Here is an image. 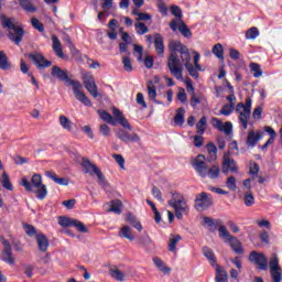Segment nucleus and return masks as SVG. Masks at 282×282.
Returning a JSON list of instances; mask_svg holds the SVG:
<instances>
[{
	"label": "nucleus",
	"mask_w": 282,
	"mask_h": 282,
	"mask_svg": "<svg viewBox=\"0 0 282 282\" xmlns=\"http://www.w3.org/2000/svg\"><path fill=\"white\" fill-rule=\"evenodd\" d=\"M170 56L167 57V67L176 80H184V64L182 61H188L191 52L188 47L180 41H172L169 45ZM177 52L180 55H177ZM181 56V61H180Z\"/></svg>",
	"instance_id": "obj_1"
},
{
	"label": "nucleus",
	"mask_w": 282,
	"mask_h": 282,
	"mask_svg": "<svg viewBox=\"0 0 282 282\" xmlns=\"http://www.w3.org/2000/svg\"><path fill=\"white\" fill-rule=\"evenodd\" d=\"M51 76H53V78H57V80H62L68 85H72L73 94L76 100H78L86 107H91V100L87 95H85V91H83V84H80V82L78 80L70 79L69 72L67 69H63L54 65L51 70Z\"/></svg>",
	"instance_id": "obj_2"
},
{
	"label": "nucleus",
	"mask_w": 282,
	"mask_h": 282,
	"mask_svg": "<svg viewBox=\"0 0 282 282\" xmlns=\"http://www.w3.org/2000/svg\"><path fill=\"white\" fill-rule=\"evenodd\" d=\"M21 184L29 193H35L37 199H45L47 197V186L43 184L41 174H34L31 182L23 177Z\"/></svg>",
	"instance_id": "obj_3"
},
{
	"label": "nucleus",
	"mask_w": 282,
	"mask_h": 282,
	"mask_svg": "<svg viewBox=\"0 0 282 282\" xmlns=\"http://www.w3.org/2000/svg\"><path fill=\"white\" fill-rule=\"evenodd\" d=\"M0 21L1 25L4 30H9V39L17 45H21V41H23V35L25 34V31L23 28L15 25L12 23V20L10 18H7L6 14H0Z\"/></svg>",
	"instance_id": "obj_4"
},
{
	"label": "nucleus",
	"mask_w": 282,
	"mask_h": 282,
	"mask_svg": "<svg viewBox=\"0 0 282 282\" xmlns=\"http://www.w3.org/2000/svg\"><path fill=\"white\" fill-rule=\"evenodd\" d=\"M236 113H238V122L242 127L243 131L248 129V120L252 116V98L247 97L243 102H239L235 109Z\"/></svg>",
	"instance_id": "obj_5"
},
{
	"label": "nucleus",
	"mask_w": 282,
	"mask_h": 282,
	"mask_svg": "<svg viewBox=\"0 0 282 282\" xmlns=\"http://www.w3.org/2000/svg\"><path fill=\"white\" fill-rule=\"evenodd\" d=\"M169 206L174 209L176 219H183L184 213H188L189 210L186 198L177 192H172V198L169 200Z\"/></svg>",
	"instance_id": "obj_6"
},
{
	"label": "nucleus",
	"mask_w": 282,
	"mask_h": 282,
	"mask_svg": "<svg viewBox=\"0 0 282 282\" xmlns=\"http://www.w3.org/2000/svg\"><path fill=\"white\" fill-rule=\"evenodd\" d=\"M82 166L85 169V173H88L89 175H97L98 184L101 186V188H109V182H107V178H105V175L96 164L84 158L82 160Z\"/></svg>",
	"instance_id": "obj_7"
},
{
	"label": "nucleus",
	"mask_w": 282,
	"mask_h": 282,
	"mask_svg": "<svg viewBox=\"0 0 282 282\" xmlns=\"http://www.w3.org/2000/svg\"><path fill=\"white\" fill-rule=\"evenodd\" d=\"M218 232H219V237H221V239H226L228 241L229 246L231 247L234 252H236V254H243V247L241 246V241H239V239L232 237V235H230V232L228 231V228H226V226L221 225L218 228Z\"/></svg>",
	"instance_id": "obj_8"
},
{
	"label": "nucleus",
	"mask_w": 282,
	"mask_h": 282,
	"mask_svg": "<svg viewBox=\"0 0 282 282\" xmlns=\"http://www.w3.org/2000/svg\"><path fill=\"white\" fill-rule=\"evenodd\" d=\"M213 206V197L210 194L206 192H202L200 194L196 195L194 208L197 213H204V210H208Z\"/></svg>",
	"instance_id": "obj_9"
},
{
	"label": "nucleus",
	"mask_w": 282,
	"mask_h": 282,
	"mask_svg": "<svg viewBox=\"0 0 282 282\" xmlns=\"http://www.w3.org/2000/svg\"><path fill=\"white\" fill-rule=\"evenodd\" d=\"M269 268L271 272V279L273 282L282 281V269L279 264V256L276 253L271 254L269 260Z\"/></svg>",
	"instance_id": "obj_10"
},
{
	"label": "nucleus",
	"mask_w": 282,
	"mask_h": 282,
	"mask_svg": "<svg viewBox=\"0 0 282 282\" xmlns=\"http://www.w3.org/2000/svg\"><path fill=\"white\" fill-rule=\"evenodd\" d=\"M192 166L199 177H208V165L206 164V156L204 154L197 155L192 161Z\"/></svg>",
	"instance_id": "obj_11"
},
{
	"label": "nucleus",
	"mask_w": 282,
	"mask_h": 282,
	"mask_svg": "<svg viewBox=\"0 0 282 282\" xmlns=\"http://www.w3.org/2000/svg\"><path fill=\"white\" fill-rule=\"evenodd\" d=\"M170 29L172 32H177L178 30L185 39H191V36H193V32H191V29H188V25H186L184 20H172L170 22Z\"/></svg>",
	"instance_id": "obj_12"
},
{
	"label": "nucleus",
	"mask_w": 282,
	"mask_h": 282,
	"mask_svg": "<svg viewBox=\"0 0 282 282\" xmlns=\"http://www.w3.org/2000/svg\"><path fill=\"white\" fill-rule=\"evenodd\" d=\"M249 261L258 267V270H268V258L262 252L252 251L249 254Z\"/></svg>",
	"instance_id": "obj_13"
},
{
	"label": "nucleus",
	"mask_w": 282,
	"mask_h": 282,
	"mask_svg": "<svg viewBox=\"0 0 282 282\" xmlns=\"http://www.w3.org/2000/svg\"><path fill=\"white\" fill-rule=\"evenodd\" d=\"M83 80L84 87H86L87 91L90 93V96H93L94 98H98V86L96 85L94 75L90 73H84Z\"/></svg>",
	"instance_id": "obj_14"
},
{
	"label": "nucleus",
	"mask_w": 282,
	"mask_h": 282,
	"mask_svg": "<svg viewBox=\"0 0 282 282\" xmlns=\"http://www.w3.org/2000/svg\"><path fill=\"white\" fill-rule=\"evenodd\" d=\"M2 246L4 247L1 256L2 261L8 265H14L17 258L12 253V245H10V241L2 239Z\"/></svg>",
	"instance_id": "obj_15"
},
{
	"label": "nucleus",
	"mask_w": 282,
	"mask_h": 282,
	"mask_svg": "<svg viewBox=\"0 0 282 282\" xmlns=\"http://www.w3.org/2000/svg\"><path fill=\"white\" fill-rule=\"evenodd\" d=\"M223 173L224 175H228V173H239L237 161H235V159L230 158L228 154L223 156Z\"/></svg>",
	"instance_id": "obj_16"
},
{
	"label": "nucleus",
	"mask_w": 282,
	"mask_h": 282,
	"mask_svg": "<svg viewBox=\"0 0 282 282\" xmlns=\"http://www.w3.org/2000/svg\"><path fill=\"white\" fill-rule=\"evenodd\" d=\"M28 57L33 61L37 69H45L47 67H52V61H47L45 56H43V54L41 53H30Z\"/></svg>",
	"instance_id": "obj_17"
},
{
	"label": "nucleus",
	"mask_w": 282,
	"mask_h": 282,
	"mask_svg": "<svg viewBox=\"0 0 282 282\" xmlns=\"http://www.w3.org/2000/svg\"><path fill=\"white\" fill-rule=\"evenodd\" d=\"M116 138L121 140V142H124L126 144L128 142H140V135H138V133H135V132L129 133L124 129L117 130Z\"/></svg>",
	"instance_id": "obj_18"
},
{
	"label": "nucleus",
	"mask_w": 282,
	"mask_h": 282,
	"mask_svg": "<svg viewBox=\"0 0 282 282\" xmlns=\"http://www.w3.org/2000/svg\"><path fill=\"white\" fill-rule=\"evenodd\" d=\"M212 124H213L214 129H218V131H221L226 135H230V133H232V122H230V121H226L224 123V121H221V119L213 118Z\"/></svg>",
	"instance_id": "obj_19"
},
{
	"label": "nucleus",
	"mask_w": 282,
	"mask_h": 282,
	"mask_svg": "<svg viewBox=\"0 0 282 282\" xmlns=\"http://www.w3.org/2000/svg\"><path fill=\"white\" fill-rule=\"evenodd\" d=\"M263 139V131L258 130H250L247 134V147H251V149H254L257 147V142Z\"/></svg>",
	"instance_id": "obj_20"
},
{
	"label": "nucleus",
	"mask_w": 282,
	"mask_h": 282,
	"mask_svg": "<svg viewBox=\"0 0 282 282\" xmlns=\"http://www.w3.org/2000/svg\"><path fill=\"white\" fill-rule=\"evenodd\" d=\"M112 116L115 120L119 122L121 127H123V129H129V131H131V123H129V120H127V118L122 115V111H120V109L112 108Z\"/></svg>",
	"instance_id": "obj_21"
},
{
	"label": "nucleus",
	"mask_w": 282,
	"mask_h": 282,
	"mask_svg": "<svg viewBox=\"0 0 282 282\" xmlns=\"http://www.w3.org/2000/svg\"><path fill=\"white\" fill-rule=\"evenodd\" d=\"M138 243L141 248L145 249V252H151L155 248V242H153V239L149 235L138 238Z\"/></svg>",
	"instance_id": "obj_22"
},
{
	"label": "nucleus",
	"mask_w": 282,
	"mask_h": 282,
	"mask_svg": "<svg viewBox=\"0 0 282 282\" xmlns=\"http://www.w3.org/2000/svg\"><path fill=\"white\" fill-rule=\"evenodd\" d=\"M52 39V42H53V52L55 53V55L58 57V58H65V54L63 53V44L61 43V40H58V37L53 34L51 36Z\"/></svg>",
	"instance_id": "obj_23"
},
{
	"label": "nucleus",
	"mask_w": 282,
	"mask_h": 282,
	"mask_svg": "<svg viewBox=\"0 0 282 282\" xmlns=\"http://www.w3.org/2000/svg\"><path fill=\"white\" fill-rule=\"evenodd\" d=\"M35 239L37 241L40 252H47V249L50 248V240H47V237L43 234H37Z\"/></svg>",
	"instance_id": "obj_24"
},
{
	"label": "nucleus",
	"mask_w": 282,
	"mask_h": 282,
	"mask_svg": "<svg viewBox=\"0 0 282 282\" xmlns=\"http://www.w3.org/2000/svg\"><path fill=\"white\" fill-rule=\"evenodd\" d=\"M182 65L185 66V68L187 69L189 76H192V78H199V70H197V67H195L193 64H191V55L187 57V59H183Z\"/></svg>",
	"instance_id": "obj_25"
},
{
	"label": "nucleus",
	"mask_w": 282,
	"mask_h": 282,
	"mask_svg": "<svg viewBox=\"0 0 282 282\" xmlns=\"http://www.w3.org/2000/svg\"><path fill=\"white\" fill-rule=\"evenodd\" d=\"M154 48L159 56H164V37L160 33L154 34Z\"/></svg>",
	"instance_id": "obj_26"
},
{
	"label": "nucleus",
	"mask_w": 282,
	"mask_h": 282,
	"mask_svg": "<svg viewBox=\"0 0 282 282\" xmlns=\"http://www.w3.org/2000/svg\"><path fill=\"white\" fill-rule=\"evenodd\" d=\"M46 177H50V180H53L55 184H58L59 186H67L69 184V180L67 177H58L55 172L47 171L45 172Z\"/></svg>",
	"instance_id": "obj_27"
},
{
	"label": "nucleus",
	"mask_w": 282,
	"mask_h": 282,
	"mask_svg": "<svg viewBox=\"0 0 282 282\" xmlns=\"http://www.w3.org/2000/svg\"><path fill=\"white\" fill-rule=\"evenodd\" d=\"M148 97L149 100H152V102H155V105H162L161 101H158V88L155 87V85H153V82H150L148 84Z\"/></svg>",
	"instance_id": "obj_28"
},
{
	"label": "nucleus",
	"mask_w": 282,
	"mask_h": 282,
	"mask_svg": "<svg viewBox=\"0 0 282 282\" xmlns=\"http://www.w3.org/2000/svg\"><path fill=\"white\" fill-rule=\"evenodd\" d=\"M19 3H20V8H22L24 12H28V13L39 12V8L34 6V2H32V0H19Z\"/></svg>",
	"instance_id": "obj_29"
},
{
	"label": "nucleus",
	"mask_w": 282,
	"mask_h": 282,
	"mask_svg": "<svg viewBox=\"0 0 282 282\" xmlns=\"http://www.w3.org/2000/svg\"><path fill=\"white\" fill-rule=\"evenodd\" d=\"M108 213H115L116 215L122 214V202L120 199H115L108 203Z\"/></svg>",
	"instance_id": "obj_30"
},
{
	"label": "nucleus",
	"mask_w": 282,
	"mask_h": 282,
	"mask_svg": "<svg viewBox=\"0 0 282 282\" xmlns=\"http://www.w3.org/2000/svg\"><path fill=\"white\" fill-rule=\"evenodd\" d=\"M203 254L206 257L213 268L217 265V258L215 257L213 249L209 247H203Z\"/></svg>",
	"instance_id": "obj_31"
},
{
	"label": "nucleus",
	"mask_w": 282,
	"mask_h": 282,
	"mask_svg": "<svg viewBox=\"0 0 282 282\" xmlns=\"http://www.w3.org/2000/svg\"><path fill=\"white\" fill-rule=\"evenodd\" d=\"M180 241H182V236L176 235L173 236L171 235L169 243H167V248L170 252H177V243H180Z\"/></svg>",
	"instance_id": "obj_32"
},
{
	"label": "nucleus",
	"mask_w": 282,
	"mask_h": 282,
	"mask_svg": "<svg viewBox=\"0 0 282 282\" xmlns=\"http://www.w3.org/2000/svg\"><path fill=\"white\" fill-rule=\"evenodd\" d=\"M214 268H216V282H228V272L219 264H216Z\"/></svg>",
	"instance_id": "obj_33"
},
{
	"label": "nucleus",
	"mask_w": 282,
	"mask_h": 282,
	"mask_svg": "<svg viewBox=\"0 0 282 282\" xmlns=\"http://www.w3.org/2000/svg\"><path fill=\"white\" fill-rule=\"evenodd\" d=\"M126 221L132 226V228H135L139 232H142V224L139 223L138 218L133 216V214H127Z\"/></svg>",
	"instance_id": "obj_34"
},
{
	"label": "nucleus",
	"mask_w": 282,
	"mask_h": 282,
	"mask_svg": "<svg viewBox=\"0 0 282 282\" xmlns=\"http://www.w3.org/2000/svg\"><path fill=\"white\" fill-rule=\"evenodd\" d=\"M58 120L62 129H64L65 131H72L74 122H72L69 118L65 117V115H61Z\"/></svg>",
	"instance_id": "obj_35"
},
{
	"label": "nucleus",
	"mask_w": 282,
	"mask_h": 282,
	"mask_svg": "<svg viewBox=\"0 0 282 282\" xmlns=\"http://www.w3.org/2000/svg\"><path fill=\"white\" fill-rule=\"evenodd\" d=\"M154 265H156L158 270H160V272H163V274H169V272H171V268L166 267V264H164V261H162V259L155 257L152 259Z\"/></svg>",
	"instance_id": "obj_36"
},
{
	"label": "nucleus",
	"mask_w": 282,
	"mask_h": 282,
	"mask_svg": "<svg viewBox=\"0 0 282 282\" xmlns=\"http://www.w3.org/2000/svg\"><path fill=\"white\" fill-rule=\"evenodd\" d=\"M219 173H221L219 165H212L210 167H207V177L209 180H217V177H219Z\"/></svg>",
	"instance_id": "obj_37"
},
{
	"label": "nucleus",
	"mask_w": 282,
	"mask_h": 282,
	"mask_svg": "<svg viewBox=\"0 0 282 282\" xmlns=\"http://www.w3.org/2000/svg\"><path fill=\"white\" fill-rule=\"evenodd\" d=\"M208 119L206 117H202L200 120L196 123V132L198 135H204L206 133Z\"/></svg>",
	"instance_id": "obj_38"
},
{
	"label": "nucleus",
	"mask_w": 282,
	"mask_h": 282,
	"mask_svg": "<svg viewBox=\"0 0 282 282\" xmlns=\"http://www.w3.org/2000/svg\"><path fill=\"white\" fill-rule=\"evenodd\" d=\"M98 113H99L101 120H104V122H107L108 124H112L113 127H116V120L113 119L111 113H109L105 110H99Z\"/></svg>",
	"instance_id": "obj_39"
},
{
	"label": "nucleus",
	"mask_w": 282,
	"mask_h": 282,
	"mask_svg": "<svg viewBox=\"0 0 282 282\" xmlns=\"http://www.w3.org/2000/svg\"><path fill=\"white\" fill-rule=\"evenodd\" d=\"M120 237H123V239H129V241H135V237H133V234H131V227L123 226L120 229Z\"/></svg>",
	"instance_id": "obj_40"
},
{
	"label": "nucleus",
	"mask_w": 282,
	"mask_h": 282,
	"mask_svg": "<svg viewBox=\"0 0 282 282\" xmlns=\"http://www.w3.org/2000/svg\"><path fill=\"white\" fill-rule=\"evenodd\" d=\"M249 67L251 69V74L253 75V78H261V76H263V70H261V65L257 63H251Z\"/></svg>",
	"instance_id": "obj_41"
},
{
	"label": "nucleus",
	"mask_w": 282,
	"mask_h": 282,
	"mask_svg": "<svg viewBox=\"0 0 282 282\" xmlns=\"http://www.w3.org/2000/svg\"><path fill=\"white\" fill-rule=\"evenodd\" d=\"M134 30L139 36H144L149 32V26L144 24L143 22H137L134 23Z\"/></svg>",
	"instance_id": "obj_42"
},
{
	"label": "nucleus",
	"mask_w": 282,
	"mask_h": 282,
	"mask_svg": "<svg viewBox=\"0 0 282 282\" xmlns=\"http://www.w3.org/2000/svg\"><path fill=\"white\" fill-rule=\"evenodd\" d=\"M207 153L209 154V162H215V160H217V145L214 143H208Z\"/></svg>",
	"instance_id": "obj_43"
},
{
	"label": "nucleus",
	"mask_w": 282,
	"mask_h": 282,
	"mask_svg": "<svg viewBox=\"0 0 282 282\" xmlns=\"http://www.w3.org/2000/svg\"><path fill=\"white\" fill-rule=\"evenodd\" d=\"M212 52L216 56V58H219V61H224V45L217 43L216 45H214Z\"/></svg>",
	"instance_id": "obj_44"
},
{
	"label": "nucleus",
	"mask_w": 282,
	"mask_h": 282,
	"mask_svg": "<svg viewBox=\"0 0 282 282\" xmlns=\"http://www.w3.org/2000/svg\"><path fill=\"white\" fill-rule=\"evenodd\" d=\"M109 272H110V276L112 279H116V281L122 282L126 279V275L118 268L110 269Z\"/></svg>",
	"instance_id": "obj_45"
},
{
	"label": "nucleus",
	"mask_w": 282,
	"mask_h": 282,
	"mask_svg": "<svg viewBox=\"0 0 282 282\" xmlns=\"http://www.w3.org/2000/svg\"><path fill=\"white\" fill-rule=\"evenodd\" d=\"M0 69L6 72V69H10V63H8V55L6 52L0 51Z\"/></svg>",
	"instance_id": "obj_46"
},
{
	"label": "nucleus",
	"mask_w": 282,
	"mask_h": 282,
	"mask_svg": "<svg viewBox=\"0 0 282 282\" xmlns=\"http://www.w3.org/2000/svg\"><path fill=\"white\" fill-rule=\"evenodd\" d=\"M2 186L7 191H12L14 187L12 186V183L10 182V176H8V173L3 172L2 174Z\"/></svg>",
	"instance_id": "obj_47"
},
{
	"label": "nucleus",
	"mask_w": 282,
	"mask_h": 282,
	"mask_svg": "<svg viewBox=\"0 0 282 282\" xmlns=\"http://www.w3.org/2000/svg\"><path fill=\"white\" fill-rule=\"evenodd\" d=\"M257 36H259V29H257L256 26L250 28L246 32V39H248V40H254V39H257Z\"/></svg>",
	"instance_id": "obj_48"
},
{
	"label": "nucleus",
	"mask_w": 282,
	"mask_h": 282,
	"mask_svg": "<svg viewBox=\"0 0 282 282\" xmlns=\"http://www.w3.org/2000/svg\"><path fill=\"white\" fill-rule=\"evenodd\" d=\"M31 25L34 28V30H37V32H45V26L36 18L31 19Z\"/></svg>",
	"instance_id": "obj_49"
},
{
	"label": "nucleus",
	"mask_w": 282,
	"mask_h": 282,
	"mask_svg": "<svg viewBox=\"0 0 282 282\" xmlns=\"http://www.w3.org/2000/svg\"><path fill=\"white\" fill-rule=\"evenodd\" d=\"M232 111H235V106H232L230 104H226L220 109V115L221 116H230L232 113Z\"/></svg>",
	"instance_id": "obj_50"
},
{
	"label": "nucleus",
	"mask_w": 282,
	"mask_h": 282,
	"mask_svg": "<svg viewBox=\"0 0 282 282\" xmlns=\"http://www.w3.org/2000/svg\"><path fill=\"white\" fill-rule=\"evenodd\" d=\"M58 224L63 228H67V227L72 226L74 224V219L62 216V217H59Z\"/></svg>",
	"instance_id": "obj_51"
},
{
	"label": "nucleus",
	"mask_w": 282,
	"mask_h": 282,
	"mask_svg": "<svg viewBox=\"0 0 282 282\" xmlns=\"http://www.w3.org/2000/svg\"><path fill=\"white\" fill-rule=\"evenodd\" d=\"M259 171H260L259 163L251 162L250 163V169H249L250 175H252V177H258Z\"/></svg>",
	"instance_id": "obj_52"
},
{
	"label": "nucleus",
	"mask_w": 282,
	"mask_h": 282,
	"mask_svg": "<svg viewBox=\"0 0 282 282\" xmlns=\"http://www.w3.org/2000/svg\"><path fill=\"white\" fill-rule=\"evenodd\" d=\"M170 10L173 17H176L177 21H182V9L178 6H172Z\"/></svg>",
	"instance_id": "obj_53"
},
{
	"label": "nucleus",
	"mask_w": 282,
	"mask_h": 282,
	"mask_svg": "<svg viewBox=\"0 0 282 282\" xmlns=\"http://www.w3.org/2000/svg\"><path fill=\"white\" fill-rule=\"evenodd\" d=\"M122 64L124 72H133V66L131 65V58H129V56L122 57Z\"/></svg>",
	"instance_id": "obj_54"
},
{
	"label": "nucleus",
	"mask_w": 282,
	"mask_h": 282,
	"mask_svg": "<svg viewBox=\"0 0 282 282\" xmlns=\"http://www.w3.org/2000/svg\"><path fill=\"white\" fill-rule=\"evenodd\" d=\"M72 226H74L78 230V232H87L88 231L85 224L80 223L77 219H73V225Z\"/></svg>",
	"instance_id": "obj_55"
},
{
	"label": "nucleus",
	"mask_w": 282,
	"mask_h": 282,
	"mask_svg": "<svg viewBox=\"0 0 282 282\" xmlns=\"http://www.w3.org/2000/svg\"><path fill=\"white\" fill-rule=\"evenodd\" d=\"M227 188H229V191H237V180L235 178V176H229L227 178Z\"/></svg>",
	"instance_id": "obj_56"
},
{
	"label": "nucleus",
	"mask_w": 282,
	"mask_h": 282,
	"mask_svg": "<svg viewBox=\"0 0 282 282\" xmlns=\"http://www.w3.org/2000/svg\"><path fill=\"white\" fill-rule=\"evenodd\" d=\"M245 205L246 206H253L254 205V196L252 195V192H247L245 194Z\"/></svg>",
	"instance_id": "obj_57"
},
{
	"label": "nucleus",
	"mask_w": 282,
	"mask_h": 282,
	"mask_svg": "<svg viewBox=\"0 0 282 282\" xmlns=\"http://www.w3.org/2000/svg\"><path fill=\"white\" fill-rule=\"evenodd\" d=\"M158 8H159V12H161V14H163L164 17L169 14V7H166V3H164V1L159 0Z\"/></svg>",
	"instance_id": "obj_58"
},
{
	"label": "nucleus",
	"mask_w": 282,
	"mask_h": 282,
	"mask_svg": "<svg viewBox=\"0 0 282 282\" xmlns=\"http://www.w3.org/2000/svg\"><path fill=\"white\" fill-rule=\"evenodd\" d=\"M99 131L105 138H109V135H111V128L105 123L99 127Z\"/></svg>",
	"instance_id": "obj_59"
},
{
	"label": "nucleus",
	"mask_w": 282,
	"mask_h": 282,
	"mask_svg": "<svg viewBox=\"0 0 282 282\" xmlns=\"http://www.w3.org/2000/svg\"><path fill=\"white\" fill-rule=\"evenodd\" d=\"M202 104V99L199 97H197L196 94L191 95V101L189 105L191 107H193V109H195L197 107V105Z\"/></svg>",
	"instance_id": "obj_60"
},
{
	"label": "nucleus",
	"mask_w": 282,
	"mask_h": 282,
	"mask_svg": "<svg viewBox=\"0 0 282 282\" xmlns=\"http://www.w3.org/2000/svg\"><path fill=\"white\" fill-rule=\"evenodd\" d=\"M137 105H140L142 109H147V101L144 100V95L142 93L137 94Z\"/></svg>",
	"instance_id": "obj_61"
},
{
	"label": "nucleus",
	"mask_w": 282,
	"mask_h": 282,
	"mask_svg": "<svg viewBox=\"0 0 282 282\" xmlns=\"http://www.w3.org/2000/svg\"><path fill=\"white\" fill-rule=\"evenodd\" d=\"M24 229L28 237H34V235H36V228L32 225H25Z\"/></svg>",
	"instance_id": "obj_62"
},
{
	"label": "nucleus",
	"mask_w": 282,
	"mask_h": 282,
	"mask_svg": "<svg viewBox=\"0 0 282 282\" xmlns=\"http://www.w3.org/2000/svg\"><path fill=\"white\" fill-rule=\"evenodd\" d=\"M112 158L119 164L120 169H124V158L121 154H113Z\"/></svg>",
	"instance_id": "obj_63"
},
{
	"label": "nucleus",
	"mask_w": 282,
	"mask_h": 282,
	"mask_svg": "<svg viewBox=\"0 0 282 282\" xmlns=\"http://www.w3.org/2000/svg\"><path fill=\"white\" fill-rule=\"evenodd\" d=\"M174 122L178 127H182V124H184V115L182 112H177L174 117Z\"/></svg>",
	"instance_id": "obj_64"
}]
</instances>
